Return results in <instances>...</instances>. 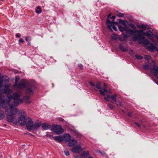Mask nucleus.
I'll return each instance as SVG.
<instances>
[{
  "label": "nucleus",
  "instance_id": "052dcab7",
  "mask_svg": "<svg viewBox=\"0 0 158 158\" xmlns=\"http://www.w3.org/2000/svg\"><path fill=\"white\" fill-rule=\"evenodd\" d=\"M88 158H93L92 156H89Z\"/></svg>",
  "mask_w": 158,
  "mask_h": 158
},
{
  "label": "nucleus",
  "instance_id": "9d476101",
  "mask_svg": "<svg viewBox=\"0 0 158 158\" xmlns=\"http://www.w3.org/2000/svg\"><path fill=\"white\" fill-rule=\"evenodd\" d=\"M26 95L24 97V99L25 100H27L29 98V97L28 95H31L33 94V91L32 89L30 88H28L26 90L25 92Z\"/></svg>",
  "mask_w": 158,
  "mask_h": 158
},
{
  "label": "nucleus",
  "instance_id": "c85d7f7f",
  "mask_svg": "<svg viewBox=\"0 0 158 158\" xmlns=\"http://www.w3.org/2000/svg\"><path fill=\"white\" fill-rule=\"evenodd\" d=\"M89 155L88 151H85L83 152L82 156L84 157H87Z\"/></svg>",
  "mask_w": 158,
  "mask_h": 158
},
{
  "label": "nucleus",
  "instance_id": "2f4dec72",
  "mask_svg": "<svg viewBox=\"0 0 158 158\" xmlns=\"http://www.w3.org/2000/svg\"><path fill=\"white\" fill-rule=\"evenodd\" d=\"M122 102V101L119 100L118 101V102H116L115 103L118 106H121V103Z\"/></svg>",
  "mask_w": 158,
  "mask_h": 158
},
{
  "label": "nucleus",
  "instance_id": "473e14b6",
  "mask_svg": "<svg viewBox=\"0 0 158 158\" xmlns=\"http://www.w3.org/2000/svg\"><path fill=\"white\" fill-rule=\"evenodd\" d=\"M19 78H16L15 80V82L14 85V87L17 86V85L18 84V82L19 80Z\"/></svg>",
  "mask_w": 158,
  "mask_h": 158
},
{
  "label": "nucleus",
  "instance_id": "bf43d9fd",
  "mask_svg": "<svg viewBox=\"0 0 158 158\" xmlns=\"http://www.w3.org/2000/svg\"><path fill=\"white\" fill-rule=\"evenodd\" d=\"M151 40H152V41L154 42V40L153 39H151Z\"/></svg>",
  "mask_w": 158,
  "mask_h": 158
},
{
  "label": "nucleus",
  "instance_id": "864d4df0",
  "mask_svg": "<svg viewBox=\"0 0 158 158\" xmlns=\"http://www.w3.org/2000/svg\"><path fill=\"white\" fill-rule=\"evenodd\" d=\"M111 15V13H110L108 15V18H109L110 17V16Z\"/></svg>",
  "mask_w": 158,
  "mask_h": 158
},
{
  "label": "nucleus",
  "instance_id": "f3484780",
  "mask_svg": "<svg viewBox=\"0 0 158 158\" xmlns=\"http://www.w3.org/2000/svg\"><path fill=\"white\" fill-rule=\"evenodd\" d=\"M106 24L108 27L111 31H112L111 27L114 25L113 23L110 21L108 19H106Z\"/></svg>",
  "mask_w": 158,
  "mask_h": 158
},
{
  "label": "nucleus",
  "instance_id": "5fc2aeb1",
  "mask_svg": "<svg viewBox=\"0 0 158 158\" xmlns=\"http://www.w3.org/2000/svg\"><path fill=\"white\" fill-rule=\"evenodd\" d=\"M46 136H47V137H51L52 136L51 135H46Z\"/></svg>",
  "mask_w": 158,
  "mask_h": 158
},
{
  "label": "nucleus",
  "instance_id": "0e129e2a",
  "mask_svg": "<svg viewBox=\"0 0 158 158\" xmlns=\"http://www.w3.org/2000/svg\"><path fill=\"white\" fill-rule=\"evenodd\" d=\"M6 124H4V126H6Z\"/></svg>",
  "mask_w": 158,
  "mask_h": 158
},
{
  "label": "nucleus",
  "instance_id": "3c124183",
  "mask_svg": "<svg viewBox=\"0 0 158 158\" xmlns=\"http://www.w3.org/2000/svg\"><path fill=\"white\" fill-rule=\"evenodd\" d=\"M139 122L141 123V124H142L143 123V121L142 120H140L139 121Z\"/></svg>",
  "mask_w": 158,
  "mask_h": 158
},
{
  "label": "nucleus",
  "instance_id": "de8ad7c7",
  "mask_svg": "<svg viewBox=\"0 0 158 158\" xmlns=\"http://www.w3.org/2000/svg\"><path fill=\"white\" fill-rule=\"evenodd\" d=\"M123 36L124 38H127L129 36L126 34H124L123 35Z\"/></svg>",
  "mask_w": 158,
  "mask_h": 158
},
{
  "label": "nucleus",
  "instance_id": "4d7b16f0",
  "mask_svg": "<svg viewBox=\"0 0 158 158\" xmlns=\"http://www.w3.org/2000/svg\"><path fill=\"white\" fill-rule=\"evenodd\" d=\"M156 52H158V48L157 47L156 50Z\"/></svg>",
  "mask_w": 158,
  "mask_h": 158
},
{
  "label": "nucleus",
  "instance_id": "4be33fe9",
  "mask_svg": "<svg viewBox=\"0 0 158 158\" xmlns=\"http://www.w3.org/2000/svg\"><path fill=\"white\" fill-rule=\"evenodd\" d=\"M41 123L40 122H37L35 123L33 125V130H36L41 126Z\"/></svg>",
  "mask_w": 158,
  "mask_h": 158
},
{
  "label": "nucleus",
  "instance_id": "4c0bfd02",
  "mask_svg": "<svg viewBox=\"0 0 158 158\" xmlns=\"http://www.w3.org/2000/svg\"><path fill=\"white\" fill-rule=\"evenodd\" d=\"M3 82V79L2 78L0 77V88L2 87V84Z\"/></svg>",
  "mask_w": 158,
  "mask_h": 158
},
{
  "label": "nucleus",
  "instance_id": "ea45409f",
  "mask_svg": "<svg viewBox=\"0 0 158 158\" xmlns=\"http://www.w3.org/2000/svg\"><path fill=\"white\" fill-rule=\"evenodd\" d=\"M78 67L81 69L82 70L83 69V65L81 64H79L78 65Z\"/></svg>",
  "mask_w": 158,
  "mask_h": 158
},
{
  "label": "nucleus",
  "instance_id": "49530a36",
  "mask_svg": "<svg viewBox=\"0 0 158 158\" xmlns=\"http://www.w3.org/2000/svg\"><path fill=\"white\" fill-rule=\"evenodd\" d=\"M89 84L92 86H95V85L92 82H90Z\"/></svg>",
  "mask_w": 158,
  "mask_h": 158
},
{
  "label": "nucleus",
  "instance_id": "a19ab883",
  "mask_svg": "<svg viewBox=\"0 0 158 158\" xmlns=\"http://www.w3.org/2000/svg\"><path fill=\"white\" fill-rule=\"evenodd\" d=\"M25 39L27 42H28L31 40L30 37L28 36L25 38Z\"/></svg>",
  "mask_w": 158,
  "mask_h": 158
},
{
  "label": "nucleus",
  "instance_id": "f704fd0d",
  "mask_svg": "<svg viewBox=\"0 0 158 158\" xmlns=\"http://www.w3.org/2000/svg\"><path fill=\"white\" fill-rule=\"evenodd\" d=\"M111 38L113 39L116 40L117 38V35L116 34L113 35L111 36Z\"/></svg>",
  "mask_w": 158,
  "mask_h": 158
},
{
  "label": "nucleus",
  "instance_id": "5701e85b",
  "mask_svg": "<svg viewBox=\"0 0 158 158\" xmlns=\"http://www.w3.org/2000/svg\"><path fill=\"white\" fill-rule=\"evenodd\" d=\"M53 137L54 138L55 140L57 141L60 142H62L63 140V137L61 135H58Z\"/></svg>",
  "mask_w": 158,
  "mask_h": 158
},
{
  "label": "nucleus",
  "instance_id": "4468645a",
  "mask_svg": "<svg viewBox=\"0 0 158 158\" xmlns=\"http://www.w3.org/2000/svg\"><path fill=\"white\" fill-rule=\"evenodd\" d=\"M10 86V85H5L4 90V92L5 93L9 94L13 93L12 90L9 89Z\"/></svg>",
  "mask_w": 158,
  "mask_h": 158
},
{
  "label": "nucleus",
  "instance_id": "cd10ccee",
  "mask_svg": "<svg viewBox=\"0 0 158 158\" xmlns=\"http://www.w3.org/2000/svg\"><path fill=\"white\" fill-rule=\"evenodd\" d=\"M119 47L120 50H122L123 52H126L127 51V49L126 48H124L122 44L120 45Z\"/></svg>",
  "mask_w": 158,
  "mask_h": 158
},
{
  "label": "nucleus",
  "instance_id": "09e8293b",
  "mask_svg": "<svg viewBox=\"0 0 158 158\" xmlns=\"http://www.w3.org/2000/svg\"><path fill=\"white\" fill-rule=\"evenodd\" d=\"M110 18L114 20L115 18V16H113Z\"/></svg>",
  "mask_w": 158,
  "mask_h": 158
},
{
  "label": "nucleus",
  "instance_id": "e2e57ef3",
  "mask_svg": "<svg viewBox=\"0 0 158 158\" xmlns=\"http://www.w3.org/2000/svg\"><path fill=\"white\" fill-rule=\"evenodd\" d=\"M30 44H31V43H30V42H29V43H28V44L29 45H30Z\"/></svg>",
  "mask_w": 158,
  "mask_h": 158
},
{
  "label": "nucleus",
  "instance_id": "680f3d73",
  "mask_svg": "<svg viewBox=\"0 0 158 158\" xmlns=\"http://www.w3.org/2000/svg\"><path fill=\"white\" fill-rule=\"evenodd\" d=\"M143 126L144 127H146L145 126V125H143Z\"/></svg>",
  "mask_w": 158,
  "mask_h": 158
},
{
  "label": "nucleus",
  "instance_id": "6e6d98bb",
  "mask_svg": "<svg viewBox=\"0 0 158 158\" xmlns=\"http://www.w3.org/2000/svg\"><path fill=\"white\" fill-rule=\"evenodd\" d=\"M154 44L156 45H158V42H156V43H155Z\"/></svg>",
  "mask_w": 158,
  "mask_h": 158
},
{
  "label": "nucleus",
  "instance_id": "393cba45",
  "mask_svg": "<svg viewBox=\"0 0 158 158\" xmlns=\"http://www.w3.org/2000/svg\"><path fill=\"white\" fill-rule=\"evenodd\" d=\"M35 12L38 14H40L42 12L41 7L40 6H38L35 9Z\"/></svg>",
  "mask_w": 158,
  "mask_h": 158
},
{
  "label": "nucleus",
  "instance_id": "a211bd4d",
  "mask_svg": "<svg viewBox=\"0 0 158 158\" xmlns=\"http://www.w3.org/2000/svg\"><path fill=\"white\" fill-rule=\"evenodd\" d=\"M152 64L151 63H146L143 66V69L145 70H148L150 69L151 70V68Z\"/></svg>",
  "mask_w": 158,
  "mask_h": 158
},
{
  "label": "nucleus",
  "instance_id": "9b49d317",
  "mask_svg": "<svg viewBox=\"0 0 158 158\" xmlns=\"http://www.w3.org/2000/svg\"><path fill=\"white\" fill-rule=\"evenodd\" d=\"M28 119H29V121L27 122L26 124V127L27 130L30 131L32 129H33L34 123L31 118H28Z\"/></svg>",
  "mask_w": 158,
  "mask_h": 158
},
{
  "label": "nucleus",
  "instance_id": "58836bf2",
  "mask_svg": "<svg viewBox=\"0 0 158 158\" xmlns=\"http://www.w3.org/2000/svg\"><path fill=\"white\" fill-rule=\"evenodd\" d=\"M64 153L66 156H69V155L70 153L69 151L66 150L64 151Z\"/></svg>",
  "mask_w": 158,
  "mask_h": 158
},
{
  "label": "nucleus",
  "instance_id": "37998d69",
  "mask_svg": "<svg viewBox=\"0 0 158 158\" xmlns=\"http://www.w3.org/2000/svg\"><path fill=\"white\" fill-rule=\"evenodd\" d=\"M127 115L129 117H131L132 116V113L131 112H128L127 114Z\"/></svg>",
  "mask_w": 158,
  "mask_h": 158
},
{
  "label": "nucleus",
  "instance_id": "f257e3e1",
  "mask_svg": "<svg viewBox=\"0 0 158 158\" xmlns=\"http://www.w3.org/2000/svg\"><path fill=\"white\" fill-rule=\"evenodd\" d=\"M20 95L21 94H17L16 93L13 94V96L9 94H8L7 98L4 100H1L0 103L1 104L4 103L8 104L13 98L14 101L13 104L14 105L17 106L23 102V100L20 98Z\"/></svg>",
  "mask_w": 158,
  "mask_h": 158
},
{
  "label": "nucleus",
  "instance_id": "412c9836",
  "mask_svg": "<svg viewBox=\"0 0 158 158\" xmlns=\"http://www.w3.org/2000/svg\"><path fill=\"white\" fill-rule=\"evenodd\" d=\"M51 125L48 123H43L42 125L43 128L45 130L49 129L51 127Z\"/></svg>",
  "mask_w": 158,
  "mask_h": 158
},
{
  "label": "nucleus",
  "instance_id": "72a5a7b5",
  "mask_svg": "<svg viewBox=\"0 0 158 158\" xmlns=\"http://www.w3.org/2000/svg\"><path fill=\"white\" fill-rule=\"evenodd\" d=\"M135 56L137 59L140 60L143 58V57L139 55L136 54Z\"/></svg>",
  "mask_w": 158,
  "mask_h": 158
},
{
  "label": "nucleus",
  "instance_id": "dca6fc26",
  "mask_svg": "<svg viewBox=\"0 0 158 158\" xmlns=\"http://www.w3.org/2000/svg\"><path fill=\"white\" fill-rule=\"evenodd\" d=\"M100 84V83L98 82L96 85H95V86L98 89H100L99 92L100 94L104 96L105 95V94L104 92L102 90V87L101 86Z\"/></svg>",
  "mask_w": 158,
  "mask_h": 158
},
{
  "label": "nucleus",
  "instance_id": "c9c22d12",
  "mask_svg": "<svg viewBox=\"0 0 158 158\" xmlns=\"http://www.w3.org/2000/svg\"><path fill=\"white\" fill-rule=\"evenodd\" d=\"M108 107L111 110L114 108V106L111 104H109L108 105Z\"/></svg>",
  "mask_w": 158,
  "mask_h": 158
},
{
  "label": "nucleus",
  "instance_id": "aec40b11",
  "mask_svg": "<svg viewBox=\"0 0 158 158\" xmlns=\"http://www.w3.org/2000/svg\"><path fill=\"white\" fill-rule=\"evenodd\" d=\"M143 35H146L148 37H150L153 35V34L151 30H148L143 33Z\"/></svg>",
  "mask_w": 158,
  "mask_h": 158
},
{
  "label": "nucleus",
  "instance_id": "6ab92c4d",
  "mask_svg": "<svg viewBox=\"0 0 158 158\" xmlns=\"http://www.w3.org/2000/svg\"><path fill=\"white\" fill-rule=\"evenodd\" d=\"M77 143V141L75 139H72L69 142V147H72Z\"/></svg>",
  "mask_w": 158,
  "mask_h": 158
},
{
  "label": "nucleus",
  "instance_id": "f03ea898",
  "mask_svg": "<svg viewBox=\"0 0 158 158\" xmlns=\"http://www.w3.org/2000/svg\"><path fill=\"white\" fill-rule=\"evenodd\" d=\"M18 112V110L17 109H14L13 105H11L10 106V109H7L6 112V114L7 116V119L8 121L10 122H17V117L15 115Z\"/></svg>",
  "mask_w": 158,
  "mask_h": 158
},
{
  "label": "nucleus",
  "instance_id": "423d86ee",
  "mask_svg": "<svg viewBox=\"0 0 158 158\" xmlns=\"http://www.w3.org/2000/svg\"><path fill=\"white\" fill-rule=\"evenodd\" d=\"M52 130L56 134H61L63 133L64 131V130L60 125H52Z\"/></svg>",
  "mask_w": 158,
  "mask_h": 158
},
{
  "label": "nucleus",
  "instance_id": "7c9ffc66",
  "mask_svg": "<svg viewBox=\"0 0 158 158\" xmlns=\"http://www.w3.org/2000/svg\"><path fill=\"white\" fill-rule=\"evenodd\" d=\"M144 58L147 60H150L151 59V57L150 56L145 55Z\"/></svg>",
  "mask_w": 158,
  "mask_h": 158
},
{
  "label": "nucleus",
  "instance_id": "69168bd1",
  "mask_svg": "<svg viewBox=\"0 0 158 158\" xmlns=\"http://www.w3.org/2000/svg\"><path fill=\"white\" fill-rule=\"evenodd\" d=\"M157 79H158V77H157Z\"/></svg>",
  "mask_w": 158,
  "mask_h": 158
},
{
  "label": "nucleus",
  "instance_id": "13d9d810",
  "mask_svg": "<svg viewBox=\"0 0 158 158\" xmlns=\"http://www.w3.org/2000/svg\"><path fill=\"white\" fill-rule=\"evenodd\" d=\"M155 82H156V84H157V85H158V81H155Z\"/></svg>",
  "mask_w": 158,
  "mask_h": 158
},
{
  "label": "nucleus",
  "instance_id": "a878e982",
  "mask_svg": "<svg viewBox=\"0 0 158 158\" xmlns=\"http://www.w3.org/2000/svg\"><path fill=\"white\" fill-rule=\"evenodd\" d=\"M104 87L102 89V90L104 92V93L105 94V93H107L108 92L109 93H111L110 91H108L106 89V88L107 87L106 84L105 83L104 84Z\"/></svg>",
  "mask_w": 158,
  "mask_h": 158
},
{
  "label": "nucleus",
  "instance_id": "c756f323",
  "mask_svg": "<svg viewBox=\"0 0 158 158\" xmlns=\"http://www.w3.org/2000/svg\"><path fill=\"white\" fill-rule=\"evenodd\" d=\"M116 15L119 17L122 18L124 16V15L123 14L120 13H117L116 14Z\"/></svg>",
  "mask_w": 158,
  "mask_h": 158
},
{
  "label": "nucleus",
  "instance_id": "c03bdc74",
  "mask_svg": "<svg viewBox=\"0 0 158 158\" xmlns=\"http://www.w3.org/2000/svg\"><path fill=\"white\" fill-rule=\"evenodd\" d=\"M135 123L138 127H141V125L140 123H139L137 122H135Z\"/></svg>",
  "mask_w": 158,
  "mask_h": 158
},
{
  "label": "nucleus",
  "instance_id": "39448f33",
  "mask_svg": "<svg viewBox=\"0 0 158 158\" xmlns=\"http://www.w3.org/2000/svg\"><path fill=\"white\" fill-rule=\"evenodd\" d=\"M152 65L151 68L150 72L157 77L158 75V65L156 63L154 60L152 61Z\"/></svg>",
  "mask_w": 158,
  "mask_h": 158
},
{
  "label": "nucleus",
  "instance_id": "ddd939ff",
  "mask_svg": "<svg viewBox=\"0 0 158 158\" xmlns=\"http://www.w3.org/2000/svg\"><path fill=\"white\" fill-rule=\"evenodd\" d=\"M146 48L148 51L151 52H156L157 47L152 44H149L146 46Z\"/></svg>",
  "mask_w": 158,
  "mask_h": 158
},
{
  "label": "nucleus",
  "instance_id": "8fccbe9b",
  "mask_svg": "<svg viewBox=\"0 0 158 158\" xmlns=\"http://www.w3.org/2000/svg\"><path fill=\"white\" fill-rule=\"evenodd\" d=\"M15 36L16 37H20V35L18 34H16Z\"/></svg>",
  "mask_w": 158,
  "mask_h": 158
},
{
  "label": "nucleus",
  "instance_id": "b1692460",
  "mask_svg": "<svg viewBox=\"0 0 158 158\" xmlns=\"http://www.w3.org/2000/svg\"><path fill=\"white\" fill-rule=\"evenodd\" d=\"M138 27L140 29H142L143 30H145L148 27V25L142 24L141 25L138 26Z\"/></svg>",
  "mask_w": 158,
  "mask_h": 158
},
{
  "label": "nucleus",
  "instance_id": "a18cd8bd",
  "mask_svg": "<svg viewBox=\"0 0 158 158\" xmlns=\"http://www.w3.org/2000/svg\"><path fill=\"white\" fill-rule=\"evenodd\" d=\"M112 28L115 31H117V29L116 28V27L114 26V25H113V26H112V27H111V28Z\"/></svg>",
  "mask_w": 158,
  "mask_h": 158
},
{
  "label": "nucleus",
  "instance_id": "603ef678",
  "mask_svg": "<svg viewBox=\"0 0 158 158\" xmlns=\"http://www.w3.org/2000/svg\"><path fill=\"white\" fill-rule=\"evenodd\" d=\"M158 40V35H156L154 36Z\"/></svg>",
  "mask_w": 158,
  "mask_h": 158
},
{
  "label": "nucleus",
  "instance_id": "20e7f679",
  "mask_svg": "<svg viewBox=\"0 0 158 158\" xmlns=\"http://www.w3.org/2000/svg\"><path fill=\"white\" fill-rule=\"evenodd\" d=\"M18 122L21 125H24L26 122V114L23 110H22L19 111Z\"/></svg>",
  "mask_w": 158,
  "mask_h": 158
},
{
  "label": "nucleus",
  "instance_id": "79ce46f5",
  "mask_svg": "<svg viewBox=\"0 0 158 158\" xmlns=\"http://www.w3.org/2000/svg\"><path fill=\"white\" fill-rule=\"evenodd\" d=\"M24 42L22 38H20L19 40V44L20 45L21 43H23Z\"/></svg>",
  "mask_w": 158,
  "mask_h": 158
},
{
  "label": "nucleus",
  "instance_id": "6e6552de",
  "mask_svg": "<svg viewBox=\"0 0 158 158\" xmlns=\"http://www.w3.org/2000/svg\"><path fill=\"white\" fill-rule=\"evenodd\" d=\"M117 97V95L114 94L113 95H110L108 94H106V96L104 97V99L106 101H109L110 98H111L113 101L115 102L116 101V98Z\"/></svg>",
  "mask_w": 158,
  "mask_h": 158
},
{
  "label": "nucleus",
  "instance_id": "7ed1b4c3",
  "mask_svg": "<svg viewBox=\"0 0 158 158\" xmlns=\"http://www.w3.org/2000/svg\"><path fill=\"white\" fill-rule=\"evenodd\" d=\"M139 40V42L140 44L146 45L149 44V41L145 38L144 36H142L140 34L135 35L133 36V40L134 41Z\"/></svg>",
  "mask_w": 158,
  "mask_h": 158
},
{
  "label": "nucleus",
  "instance_id": "0eeeda50",
  "mask_svg": "<svg viewBox=\"0 0 158 158\" xmlns=\"http://www.w3.org/2000/svg\"><path fill=\"white\" fill-rule=\"evenodd\" d=\"M118 28L119 30L121 32H123L124 31H126L127 33H128L129 35H132L134 33L133 31L130 29H128L126 27H123L122 26L120 25H118Z\"/></svg>",
  "mask_w": 158,
  "mask_h": 158
},
{
  "label": "nucleus",
  "instance_id": "bb28decb",
  "mask_svg": "<svg viewBox=\"0 0 158 158\" xmlns=\"http://www.w3.org/2000/svg\"><path fill=\"white\" fill-rule=\"evenodd\" d=\"M5 116L4 113L3 111H0V120L2 119Z\"/></svg>",
  "mask_w": 158,
  "mask_h": 158
},
{
  "label": "nucleus",
  "instance_id": "2eb2a0df",
  "mask_svg": "<svg viewBox=\"0 0 158 158\" xmlns=\"http://www.w3.org/2000/svg\"><path fill=\"white\" fill-rule=\"evenodd\" d=\"M71 139V136L69 134H64L63 137V140L66 142L69 141Z\"/></svg>",
  "mask_w": 158,
  "mask_h": 158
},
{
  "label": "nucleus",
  "instance_id": "f8f14e48",
  "mask_svg": "<svg viewBox=\"0 0 158 158\" xmlns=\"http://www.w3.org/2000/svg\"><path fill=\"white\" fill-rule=\"evenodd\" d=\"M27 84V81L23 79L19 84H18L17 86L16 87L18 89H23L25 87Z\"/></svg>",
  "mask_w": 158,
  "mask_h": 158
},
{
  "label": "nucleus",
  "instance_id": "1a4fd4ad",
  "mask_svg": "<svg viewBox=\"0 0 158 158\" xmlns=\"http://www.w3.org/2000/svg\"><path fill=\"white\" fill-rule=\"evenodd\" d=\"M82 146L81 144H80L74 146L72 148V151L76 153H80L83 150L81 148Z\"/></svg>",
  "mask_w": 158,
  "mask_h": 158
},
{
  "label": "nucleus",
  "instance_id": "e433bc0d",
  "mask_svg": "<svg viewBox=\"0 0 158 158\" xmlns=\"http://www.w3.org/2000/svg\"><path fill=\"white\" fill-rule=\"evenodd\" d=\"M143 30H140L139 31H136L139 34H143V33L144 32L143 31Z\"/></svg>",
  "mask_w": 158,
  "mask_h": 158
}]
</instances>
